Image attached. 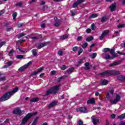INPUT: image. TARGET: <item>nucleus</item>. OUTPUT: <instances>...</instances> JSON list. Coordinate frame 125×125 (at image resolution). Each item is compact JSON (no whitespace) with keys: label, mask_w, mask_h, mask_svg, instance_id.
Segmentation results:
<instances>
[{"label":"nucleus","mask_w":125,"mask_h":125,"mask_svg":"<svg viewBox=\"0 0 125 125\" xmlns=\"http://www.w3.org/2000/svg\"><path fill=\"white\" fill-rule=\"evenodd\" d=\"M18 88H15L12 91L8 92L3 95V96L0 98V102H3V101H5L6 100H8L11 96L14 95L15 93H16L17 91H18Z\"/></svg>","instance_id":"f257e3e1"},{"label":"nucleus","mask_w":125,"mask_h":125,"mask_svg":"<svg viewBox=\"0 0 125 125\" xmlns=\"http://www.w3.org/2000/svg\"><path fill=\"white\" fill-rule=\"evenodd\" d=\"M59 87H60V85H57L54 86L51 88L50 89L48 90L46 92V95H49V94L52 93L53 94H55L59 91Z\"/></svg>","instance_id":"f03ea898"},{"label":"nucleus","mask_w":125,"mask_h":125,"mask_svg":"<svg viewBox=\"0 0 125 125\" xmlns=\"http://www.w3.org/2000/svg\"><path fill=\"white\" fill-rule=\"evenodd\" d=\"M35 115H37V112L34 113H29L27 114L22 120L21 124L22 125H25L26 123L29 121L33 117V116H35Z\"/></svg>","instance_id":"7ed1b4c3"},{"label":"nucleus","mask_w":125,"mask_h":125,"mask_svg":"<svg viewBox=\"0 0 125 125\" xmlns=\"http://www.w3.org/2000/svg\"><path fill=\"white\" fill-rule=\"evenodd\" d=\"M116 48H113L110 49V53L112 55V56L110 57V60H112L114 59V58H116V57H118L119 55L116 53H115V50Z\"/></svg>","instance_id":"20e7f679"},{"label":"nucleus","mask_w":125,"mask_h":125,"mask_svg":"<svg viewBox=\"0 0 125 125\" xmlns=\"http://www.w3.org/2000/svg\"><path fill=\"white\" fill-rule=\"evenodd\" d=\"M13 114H17V115H19L20 116H22L23 114H25V111L22 110L19 108V107L16 108L13 111Z\"/></svg>","instance_id":"39448f33"},{"label":"nucleus","mask_w":125,"mask_h":125,"mask_svg":"<svg viewBox=\"0 0 125 125\" xmlns=\"http://www.w3.org/2000/svg\"><path fill=\"white\" fill-rule=\"evenodd\" d=\"M31 64H32V61H30L26 64H25L24 65L20 67L19 68V70H20V71H21L22 72H23V71H24L25 70V69H27V68H28V67H29V66H30L31 65Z\"/></svg>","instance_id":"423d86ee"},{"label":"nucleus","mask_w":125,"mask_h":125,"mask_svg":"<svg viewBox=\"0 0 125 125\" xmlns=\"http://www.w3.org/2000/svg\"><path fill=\"white\" fill-rule=\"evenodd\" d=\"M120 100H121V96L119 95H117L116 98L114 100L111 101L110 102L111 104H117Z\"/></svg>","instance_id":"0eeeda50"},{"label":"nucleus","mask_w":125,"mask_h":125,"mask_svg":"<svg viewBox=\"0 0 125 125\" xmlns=\"http://www.w3.org/2000/svg\"><path fill=\"white\" fill-rule=\"evenodd\" d=\"M108 34H109V30H105L104 31L101 35L100 36V41H102L104 39V38H105V37H106V36L108 35Z\"/></svg>","instance_id":"6e6552de"},{"label":"nucleus","mask_w":125,"mask_h":125,"mask_svg":"<svg viewBox=\"0 0 125 125\" xmlns=\"http://www.w3.org/2000/svg\"><path fill=\"white\" fill-rule=\"evenodd\" d=\"M116 9H117V3H116V2H114L110 6V11H111V12L116 11Z\"/></svg>","instance_id":"1a4fd4ad"},{"label":"nucleus","mask_w":125,"mask_h":125,"mask_svg":"<svg viewBox=\"0 0 125 125\" xmlns=\"http://www.w3.org/2000/svg\"><path fill=\"white\" fill-rule=\"evenodd\" d=\"M77 112H81V113H87L86 108L85 107H81L76 109Z\"/></svg>","instance_id":"9d476101"},{"label":"nucleus","mask_w":125,"mask_h":125,"mask_svg":"<svg viewBox=\"0 0 125 125\" xmlns=\"http://www.w3.org/2000/svg\"><path fill=\"white\" fill-rule=\"evenodd\" d=\"M121 74V72L120 71H118L117 70H110V75H113V76H118V75H120Z\"/></svg>","instance_id":"9b49d317"},{"label":"nucleus","mask_w":125,"mask_h":125,"mask_svg":"<svg viewBox=\"0 0 125 125\" xmlns=\"http://www.w3.org/2000/svg\"><path fill=\"white\" fill-rule=\"evenodd\" d=\"M91 120L94 125H96V124L99 123V119H98L97 118L94 117V116H92L91 117Z\"/></svg>","instance_id":"f8f14e48"},{"label":"nucleus","mask_w":125,"mask_h":125,"mask_svg":"<svg viewBox=\"0 0 125 125\" xmlns=\"http://www.w3.org/2000/svg\"><path fill=\"white\" fill-rule=\"evenodd\" d=\"M49 43L48 42H45L43 43H41L38 46V49H41V48H42V47H44L46 45H47Z\"/></svg>","instance_id":"ddd939ff"},{"label":"nucleus","mask_w":125,"mask_h":125,"mask_svg":"<svg viewBox=\"0 0 125 125\" xmlns=\"http://www.w3.org/2000/svg\"><path fill=\"white\" fill-rule=\"evenodd\" d=\"M100 76L103 77H109L110 76V73L108 71H105L100 74Z\"/></svg>","instance_id":"4468645a"},{"label":"nucleus","mask_w":125,"mask_h":125,"mask_svg":"<svg viewBox=\"0 0 125 125\" xmlns=\"http://www.w3.org/2000/svg\"><path fill=\"white\" fill-rule=\"evenodd\" d=\"M109 83V82L106 80H102L101 81L100 85H106V84H108Z\"/></svg>","instance_id":"2eb2a0df"},{"label":"nucleus","mask_w":125,"mask_h":125,"mask_svg":"<svg viewBox=\"0 0 125 125\" xmlns=\"http://www.w3.org/2000/svg\"><path fill=\"white\" fill-rule=\"evenodd\" d=\"M122 63V61H118L115 62L110 64V66H117V65H120Z\"/></svg>","instance_id":"dca6fc26"},{"label":"nucleus","mask_w":125,"mask_h":125,"mask_svg":"<svg viewBox=\"0 0 125 125\" xmlns=\"http://www.w3.org/2000/svg\"><path fill=\"white\" fill-rule=\"evenodd\" d=\"M73 72H74V68H71L65 71V74L66 75H70Z\"/></svg>","instance_id":"f3484780"},{"label":"nucleus","mask_w":125,"mask_h":125,"mask_svg":"<svg viewBox=\"0 0 125 125\" xmlns=\"http://www.w3.org/2000/svg\"><path fill=\"white\" fill-rule=\"evenodd\" d=\"M87 104H95V100L94 98H92L91 99H90L87 101Z\"/></svg>","instance_id":"a211bd4d"},{"label":"nucleus","mask_w":125,"mask_h":125,"mask_svg":"<svg viewBox=\"0 0 125 125\" xmlns=\"http://www.w3.org/2000/svg\"><path fill=\"white\" fill-rule=\"evenodd\" d=\"M57 104V102H53L52 103H51L50 104L48 105V108L49 109H50V108H52L53 107H54Z\"/></svg>","instance_id":"6ab92c4d"},{"label":"nucleus","mask_w":125,"mask_h":125,"mask_svg":"<svg viewBox=\"0 0 125 125\" xmlns=\"http://www.w3.org/2000/svg\"><path fill=\"white\" fill-rule=\"evenodd\" d=\"M117 79L119 81H125V76L124 75H120L117 77Z\"/></svg>","instance_id":"aec40b11"},{"label":"nucleus","mask_w":125,"mask_h":125,"mask_svg":"<svg viewBox=\"0 0 125 125\" xmlns=\"http://www.w3.org/2000/svg\"><path fill=\"white\" fill-rule=\"evenodd\" d=\"M85 70H88L89 69H90V65H89V62H87L85 63Z\"/></svg>","instance_id":"412c9836"},{"label":"nucleus","mask_w":125,"mask_h":125,"mask_svg":"<svg viewBox=\"0 0 125 125\" xmlns=\"http://www.w3.org/2000/svg\"><path fill=\"white\" fill-rule=\"evenodd\" d=\"M107 20H108V18L107 17V16H104L102 18L101 22H102L103 23H104V22H106V21H107Z\"/></svg>","instance_id":"4be33fe9"},{"label":"nucleus","mask_w":125,"mask_h":125,"mask_svg":"<svg viewBox=\"0 0 125 125\" xmlns=\"http://www.w3.org/2000/svg\"><path fill=\"white\" fill-rule=\"evenodd\" d=\"M32 53H33L34 56H37L38 55V50L34 49L31 51Z\"/></svg>","instance_id":"5701e85b"},{"label":"nucleus","mask_w":125,"mask_h":125,"mask_svg":"<svg viewBox=\"0 0 125 125\" xmlns=\"http://www.w3.org/2000/svg\"><path fill=\"white\" fill-rule=\"evenodd\" d=\"M66 39H68V35L67 34L62 35L60 37V40L62 41H64V40H66Z\"/></svg>","instance_id":"b1692460"},{"label":"nucleus","mask_w":125,"mask_h":125,"mask_svg":"<svg viewBox=\"0 0 125 125\" xmlns=\"http://www.w3.org/2000/svg\"><path fill=\"white\" fill-rule=\"evenodd\" d=\"M105 98V100H109V99H110V92H106Z\"/></svg>","instance_id":"393cba45"},{"label":"nucleus","mask_w":125,"mask_h":125,"mask_svg":"<svg viewBox=\"0 0 125 125\" xmlns=\"http://www.w3.org/2000/svg\"><path fill=\"white\" fill-rule=\"evenodd\" d=\"M58 54L60 55V56H62L63 55V49H60L58 52Z\"/></svg>","instance_id":"a878e982"},{"label":"nucleus","mask_w":125,"mask_h":125,"mask_svg":"<svg viewBox=\"0 0 125 125\" xmlns=\"http://www.w3.org/2000/svg\"><path fill=\"white\" fill-rule=\"evenodd\" d=\"M98 17V15L97 14H93L91 16H90L89 18L92 19V18H96V17Z\"/></svg>","instance_id":"bb28decb"},{"label":"nucleus","mask_w":125,"mask_h":125,"mask_svg":"<svg viewBox=\"0 0 125 125\" xmlns=\"http://www.w3.org/2000/svg\"><path fill=\"white\" fill-rule=\"evenodd\" d=\"M38 101H39V98H34L32 99L30 101V102L31 103L38 102Z\"/></svg>","instance_id":"cd10ccee"},{"label":"nucleus","mask_w":125,"mask_h":125,"mask_svg":"<svg viewBox=\"0 0 125 125\" xmlns=\"http://www.w3.org/2000/svg\"><path fill=\"white\" fill-rule=\"evenodd\" d=\"M109 51H110V48H105L102 50V52L104 53L108 52Z\"/></svg>","instance_id":"c85d7f7f"},{"label":"nucleus","mask_w":125,"mask_h":125,"mask_svg":"<svg viewBox=\"0 0 125 125\" xmlns=\"http://www.w3.org/2000/svg\"><path fill=\"white\" fill-rule=\"evenodd\" d=\"M13 53H14V50H13V49H12L8 53L9 56H13Z\"/></svg>","instance_id":"c756f323"},{"label":"nucleus","mask_w":125,"mask_h":125,"mask_svg":"<svg viewBox=\"0 0 125 125\" xmlns=\"http://www.w3.org/2000/svg\"><path fill=\"white\" fill-rule=\"evenodd\" d=\"M97 54H96V53H94L90 56V57L92 59H94V58H95L96 56H97Z\"/></svg>","instance_id":"7c9ffc66"},{"label":"nucleus","mask_w":125,"mask_h":125,"mask_svg":"<svg viewBox=\"0 0 125 125\" xmlns=\"http://www.w3.org/2000/svg\"><path fill=\"white\" fill-rule=\"evenodd\" d=\"M79 4H80L79 3V2H78V1H77L75 2H74V3L73 4V7L74 8H76V7H77L79 5Z\"/></svg>","instance_id":"2f4dec72"},{"label":"nucleus","mask_w":125,"mask_h":125,"mask_svg":"<svg viewBox=\"0 0 125 125\" xmlns=\"http://www.w3.org/2000/svg\"><path fill=\"white\" fill-rule=\"evenodd\" d=\"M91 30L92 31H94V30H95L96 29V26H95V24L94 23H93L91 25Z\"/></svg>","instance_id":"473e14b6"},{"label":"nucleus","mask_w":125,"mask_h":125,"mask_svg":"<svg viewBox=\"0 0 125 125\" xmlns=\"http://www.w3.org/2000/svg\"><path fill=\"white\" fill-rule=\"evenodd\" d=\"M117 119H119L120 120H124V119H125V116L124 115V114L118 116L117 117Z\"/></svg>","instance_id":"72a5a7b5"},{"label":"nucleus","mask_w":125,"mask_h":125,"mask_svg":"<svg viewBox=\"0 0 125 125\" xmlns=\"http://www.w3.org/2000/svg\"><path fill=\"white\" fill-rule=\"evenodd\" d=\"M93 40V37L90 36L86 39V42H90V41H92Z\"/></svg>","instance_id":"f704fd0d"},{"label":"nucleus","mask_w":125,"mask_h":125,"mask_svg":"<svg viewBox=\"0 0 125 125\" xmlns=\"http://www.w3.org/2000/svg\"><path fill=\"white\" fill-rule=\"evenodd\" d=\"M25 35H26V34L21 33L18 36V39H21V38H22V37H24V36H25Z\"/></svg>","instance_id":"c9c22d12"},{"label":"nucleus","mask_w":125,"mask_h":125,"mask_svg":"<svg viewBox=\"0 0 125 125\" xmlns=\"http://www.w3.org/2000/svg\"><path fill=\"white\" fill-rule=\"evenodd\" d=\"M60 21H58L55 23L54 25L56 27H59V26H60Z\"/></svg>","instance_id":"e433bc0d"},{"label":"nucleus","mask_w":125,"mask_h":125,"mask_svg":"<svg viewBox=\"0 0 125 125\" xmlns=\"http://www.w3.org/2000/svg\"><path fill=\"white\" fill-rule=\"evenodd\" d=\"M43 71V67H42L37 69L38 73H41Z\"/></svg>","instance_id":"4c0bfd02"},{"label":"nucleus","mask_w":125,"mask_h":125,"mask_svg":"<svg viewBox=\"0 0 125 125\" xmlns=\"http://www.w3.org/2000/svg\"><path fill=\"white\" fill-rule=\"evenodd\" d=\"M23 5V3H22L21 2H19L16 4V6H20L21 7Z\"/></svg>","instance_id":"58836bf2"},{"label":"nucleus","mask_w":125,"mask_h":125,"mask_svg":"<svg viewBox=\"0 0 125 125\" xmlns=\"http://www.w3.org/2000/svg\"><path fill=\"white\" fill-rule=\"evenodd\" d=\"M87 46V42H85L83 45H82V47L83 48H86Z\"/></svg>","instance_id":"ea45409f"},{"label":"nucleus","mask_w":125,"mask_h":125,"mask_svg":"<svg viewBox=\"0 0 125 125\" xmlns=\"http://www.w3.org/2000/svg\"><path fill=\"white\" fill-rule=\"evenodd\" d=\"M104 59H110V55L107 54L104 55Z\"/></svg>","instance_id":"a19ab883"},{"label":"nucleus","mask_w":125,"mask_h":125,"mask_svg":"<svg viewBox=\"0 0 125 125\" xmlns=\"http://www.w3.org/2000/svg\"><path fill=\"white\" fill-rule=\"evenodd\" d=\"M125 24H119V25L117 26L118 29H121V28H124L125 27Z\"/></svg>","instance_id":"79ce46f5"},{"label":"nucleus","mask_w":125,"mask_h":125,"mask_svg":"<svg viewBox=\"0 0 125 125\" xmlns=\"http://www.w3.org/2000/svg\"><path fill=\"white\" fill-rule=\"evenodd\" d=\"M13 16V18L14 19V20H15V19L16 18L17 16V13L15 12L12 15Z\"/></svg>","instance_id":"37998d69"},{"label":"nucleus","mask_w":125,"mask_h":125,"mask_svg":"<svg viewBox=\"0 0 125 125\" xmlns=\"http://www.w3.org/2000/svg\"><path fill=\"white\" fill-rule=\"evenodd\" d=\"M78 48H79V47L75 46L73 48H72V51H74V52H76V51H77V50H78Z\"/></svg>","instance_id":"c03bdc74"},{"label":"nucleus","mask_w":125,"mask_h":125,"mask_svg":"<svg viewBox=\"0 0 125 125\" xmlns=\"http://www.w3.org/2000/svg\"><path fill=\"white\" fill-rule=\"evenodd\" d=\"M5 43H6V42H5V41L2 42H0V47H1V46H3V45H4V44H5Z\"/></svg>","instance_id":"a18cd8bd"},{"label":"nucleus","mask_w":125,"mask_h":125,"mask_svg":"<svg viewBox=\"0 0 125 125\" xmlns=\"http://www.w3.org/2000/svg\"><path fill=\"white\" fill-rule=\"evenodd\" d=\"M83 48H81L80 50L78 51V55H80L81 53H83Z\"/></svg>","instance_id":"49530a36"},{"label":"nucleus","mask_w":125,"mask_h":125,"mask_svg":"<svg viewBox=\"0 0 125 125\" xmlns=\"http://www.w3.org/2000/svg\"><path fill=\"white\" fill-rule=\"evenodd\" d=\"M16 58H17V59H22V58H23V55H18L16 56Z\"/></svg>","instance_id":"de8ad7c7"},{"label":"nucleus","mask_w":125,"mask_h":125,"mask_svg":"<svg viewBox=\"0 0 125 125\" xmlns=\"http://www.w3.org/2000/svg\"><path fill=\"white\" fill-rule=\"evenodd\" d=\"M84 0H78L77 2L79 4H81V3H82V2H84Z\"/></svg>","instance_id":"09e8293b"},{"label":"nucleus","mask_w":125,"mask_h":125,"mask_svg":"<svg viewBox=\"0 0 125 125\" xmlns=\"http://www.w3.org/2000/svg\"><path fill=\"white\" fill-rule=\"evenodd\" d=\"M83 40V37L79 36L77 38V41L78 42H80V41H82Z\"/></svg>","instance_id":"8fccbe9b"},{"label":"nucleus","mask_w":125,"mask_h":125,"mask_svg":"<svg viewBox=\"0 0 125 125\" xmlns=\"http://www.w3.org/2000/svg\"><path fill=\"white\" fill-rule=\"evenodd\" d=\"M23 23H19L18 24V28H21V27L23 26Z\"/></svg>","instance_id":"3c124183"},{"label":"nucleus","mask_w":125,"mask_h":125,"mask_svg":"<svg viewBox=\"0 0 125 125\" xmlns=\"http://www.w3.org/2000/svg\"><path fill=\"white\" fill-rule=\"evenodd\" d=\"M78 125H83V121H82V120H80L78 122Z\"/></svg>","instance_id":"603ef678"},{"label":"nucleus","mask_w":125,"mask_h":125,"mask_svg":"<svg viewBox=\"0 0 125 125\" xmlns=\"http://www.w3.org/2000/svg\"><path fill=\"white\" fill-rule=\"evenodd\" d=\"M3 81H5V77L0 78V82H3Z\"/></svg>","instance_id":"864d4df0"},{"label":"nucleus","mask_w":125,"mask_h":125,"mask_svg":"<svg viewBox=\"0 0 125 125\" xmlns=\"http://www.w3.org/2000/svg\"><path fill=\"white\" fill-rule=\"evenodd\" d=\"M8 67L10 66L11 65H12V62L10 61V62H8L7 63Z\"/></svg>","instance_id":"5fc2aeb1"},{"label":"nucleus","mask_w":125,"mask_h":125,"mask_svg":"<svg viewBox=\"0 0 125 125\" xmlns=\"http://www.w3.org/2000/svg\"><path fill=\"white\" fill-rule=\"evenodd\" d=\"M5 12L4 9H3L1 11H0V15H2V14H3Z\"/></svg>","instance_id":"6e6d98bb"},{"label":"nucleus","mask_w":125,"mask_h":125,"mask_svg":"<svg viewBox=\"0 0 125 125\" xmlns=\"http://www.w3.org/2000/svg\"><path fill=\"white\" fill-rule=\"evenodd\" d=\"M37 74H39V73L38 72V71H34L33 73H32V76H36V75H37Z\"/></svg>","instance_id":"4d7b16f0"},{"label":"nucleus","mask_w":125,"mask_h":125,"mask_svg":"<svg viewBox=\"0 0 125 125\" xmlns=\"http://www.w3.org/2000/svg\"><path fill=\"white\" fill-rule=\"evenodd\" d=\"M61 70H65L66 69V65H63L62 67L61 68Z\"/></svg>","instance_id":"13d9d810"},{"label":"nucleus","mask_w":125,"mask_h":125,"mask_svg":"<svg viewBox=\"0 0 125 125\" xmlns=\"http://www.w3.org/2000/svg\"><path fill=\"white\" fill-rule=\"evenodd\" d=\"M110 117L111 118V119H115L116 118V114H112L110 116Z\"/></svg>","instance_id":"bf43d9fd"},{"label":"nucleus","mask_w":125,"mask_h":125,"mask_svg":"<svg viewBox=\"0 0 125 125\" xmlns=\"http://www.w3.org/2000/svg\"><path fill=\"white\" fill-rule=\"evenodd\" d=\"M114 89H112L110 90V93H111L112 95H114Z\"/></svg>","instance_id":"052dcab7"},{"label":"nucleus","mask_w":125,"mask_h":125,"mask_svg":"<svg viewBox=\"0 0 125 125\" xmlns=\"http://www.w3.org/2000/svg\"><path fill=\"white\" fill-rule=\"evenodd\" d=\"M117 53L118 54H120V55H125V53H122V52H121L120 51H117Z\"/></svg>","instance_id":"680f3d73"},{"label":"nucleus","mask_w":125,"mask_h":125,"mask_svg":"<svg viewBox=\"0 0 125 125\" xmlns=\"http://www.w3.org/2000/svg\"><path fill=\"white\" fill-rule=\"evenodd\" d=\"M86 33H91V29L88 28L86 30Z\"/></svg>","instance_id":"e2e57ef3"},{"label":"nucleus","mask_w":125,"mask_h":125,"mask_svg":"<svg viewBox=\"0 0 125 125\" xmlns=\"http://www.w3.org/2000/svg\"><path fill=\"white\" fill-rule=\"evenodd\" d=\"M120 32H121L120 31H115V34H118L117 36V37H118V36H120Z\"/></svg>","instance_id":"0e129e2a"},{"label":"nucleus","mask_w":125,"mask_h":125,"mask_svg":"<svg viewBox=\"0 0 125 125\" xmlns=\"http://www.w3.org/2000/svg\"><path fill=\"white\" fill-rule=\"evenodd\" d=\"M51 75H55L56 74V71L53 70L51 72Z\"/></svg>","instance_id":"69168bd1"},{"label":"nucleus","mask_w":125,"mask_h":125,"mask_svg":"<svg viewBox=\"0 0 125 125\" xmlns=\"http://www.w3.org/2000/svg\"><path fill=\"white\" fill-rule=\"evenodd\" d=\"M9 122V119H7L5 121L4 123L5 124H8V122Z\"/></svg>","instance_id":"338daca9"},{"label":"nucleus","mask_w":125,"mask_h":125,"mask_svg":"<svg viewBox=\"0 0 125 125\" xmlns=\"http://www.w3.org/2000/svg\"><path fill=\"white\" fill-rule=\"evenodd\" d=\"M120 125H125V122H121Z\"/></svg>","instance_id":"774afa93"}]
</instances>
